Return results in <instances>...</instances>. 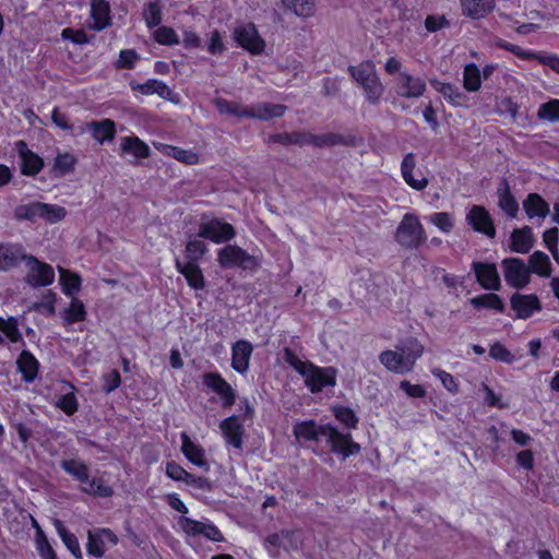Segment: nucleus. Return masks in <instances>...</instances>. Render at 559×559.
Returning <instances> with one entry per match:
<instances>
[{"label":"nucleus","instance_id":"nucleus-1","mask_svg":"<svg viewBox=\"0 0 559 559\" xmlns=\"http://www.w3.org/2000/svg\"><path fill=\"white\" fill-rule=\"evenodd\" d=\"M293 433L300 443L311 442L312 453L319 457L335 454L342 461L357 455L361 447L353 439L350 432H342L337 427L328 424H318L314 419L301 420L293 426Z\"/></svg>","mask_w":559,"mask_h":559},{"label":"nucleus","instance_id":"nucleus-2","mask_svg":"<svg viewBox=\"0 0 559 559\" xmlns=\"http://www.w3.org/2000/svg\"><path fill=\"white\" fill-rule=\"evenodd\" d=\"M24 262L27 269L25 282L33 288L47 287L55 282V270L25 251L19 242H0V272H9Z\"/></svg>","mask_w":559,"mask_h":559},{"label":"nucleus","instance_id":"nucleus-3","mask_svg":"<svg viewBox=\"0 0 559 559\" xmlns=\"http://www.w3.org/2000/svg\"><path fill=\"white\" fill-rule=\"evenodd\" d=\"M282 357L289 367L304 378L305 385L311 393L317 394L322 392L324 388L336 385V368L320 367L310 360H301L290 347L283 348Z\"/></svg>","mask_w":559,"mask_h":559},{"label":"nucleus","instance_id":"nucleus-4","mask_svg":"<svg viewBox=\"0 0 559 559\" xmlns=\"http://www.w3.org/2000/svg\"><path fill=\"white\" fill-rule=\"evenodd\" d=\"M66 215L64 207L38 201L21 204L14 209V217L19 222L29 221L34 223L37 218H43L50 224H55L62 221Z\"/></svg>","mask_w":559,"mask_h":559},{"label":"nucleus","instance_id":"nucleus-5","mask_svg":"<svg viewBox=\"0 0 559 559\" xmlns=\"http://www.w3.org/2000/svg\"><path fill=\"white\" fill-rule=\"evenodd\" d=\"M395 240L405 249H418L427 240L424 226L418 216L407 213L396 228Z\"/></svg>","mask_w":559,"mask_h":559},{"label":"nucleus","instance_id":"nucleus-6","mask_svg":"<svg viewBox=\"0 0 559 559\" xmlns=\"http://www.w3.org/2000/svg\"><path fill=\"white\" fill-rule=\"evenodd\" d=\"M217 262L223 269L238 267L247 272H255L260 267L257 257L237 245H226L217 251Z\"/></svg>","mask_w":559,"mask_h":559},{"label":"nucleus","instance_id":"nucleus-7","mask_svg":"<svg viewBox=\"0 0 559 559\" xmlns=\"http://www.w3.org/2000/svg\"><path fill=\"white\" fill-rule=\"evenodd\" d=\"M500 265L506 284L509 287L521 290L531 283V270H528L527 264L521 258H504Z\"/></svg>","mask_w":559,"mask_h":559},{"label":"nucleus","instance_id":"nucleus-8","mask_svg":"<svg viewBox=\"0 0 559 559\" xmlns=\"http://www.w3.org/2000/svg\"><path fill=\"white\" fill-rule=\"evenodd\" d=\"M118 535L108 527H98L87 531V542L85 545L87 556L95 559H103L108 547L117 546Z\"/></svg>","mask_w":559,"mask_h":559},{"label":"nucleus","instance_id":"nucleus-9","mask_svg":"<svg viewBox=\"0 0 559 559\" xmlns=\"http://www.w3.org/2000/svg\"><path fill=\"white\" fill-rule=\"evenodd\" d=\"M233 39L238 47L253 56L261 55L266 46L253 22L236 26L233 31Z\"/></svg>","mask_w":559,"mask_h":559},{"label":"nucleus","instance_id":"nucleus-10","mask_svg":"<svg viewBox=\"0 0 559 559\" xmlns=\"http://www.w3.org/2000/svg\"><path fill=\"white\" fill-rule=\"evenodd\" d=\"M493 46L513 53L521 60H524V61L536 60L540 64L548 67L555 73L559 74V56L558 55H555V53L543 55L535 50L523 49L519 45L509 43L502 38H496L493 41Z\"/></svg>","mask_w":559,"mask_h":559},{"label":"nucleus","instance_id":"nucleus-11","mask_svg":"<svg viewBox=\"0 0 559 559\" xmlns=\"http://www.w3.org/2000/svg\"><path fill=\"white\" fill-rule=\"evenodd\" d=\"M202 384L219 396L222 407L230 408L235 405L237 393L231 384L218 371L204 372L201 377Z\"/></svg>","mask_w":559,"mask_h":559},{"label":"nucleus","instance_id":"nucleus-12","mask_svg":"<svg viewBox=\"0 0 559 559\" xmlns=\"http://www.w3.org/2000/svg\"><path fill=\"white\" fill-rule=\"evenodd\" d=\"M510 308L514 312V320H528L543 310V305L536 294L513 293L510 298Z\"/></svg>","mask_w":559,"mask_h":559},{"label":"nucleus","instance_id":"nucleus-13","mask_svg":"<svg viewBox=\"0 0 559 559\" xmlns=\"http://www.w3.org/2000/svg\"><path fill=\"white\" fill-rule=\"evenodd\" d=\"M198 236L209 239L214 243H224L235 238L236 230L231 224L218 218H212L200 224Z\"/></svg>","mask_w":559,"mask_h":559},{"label":"nucleus","instance_id":"nucleus-14","mask_svg":"<svg viewBox=\"0 0 559 559\" xmlns=\"http://www.w3.org/2000/svg\"><path fill=\"white\" fill-rule=\"evenodd\" d=\"M178 523L188 536H204L214 543H222L225 539L221 530L212 522L204 523L188 516H180Z\"/></svg>","mask_w":559,"mask_h":559},{"label":"nucleus","instance_id":"nucleus-15","mask_svg":"<svg viewBox=\"0 0 559 559\" xmlns=\"http://www.w3.org/2000/svg\"><path fill=\"white\" fill-rule=\"evenodd\" d=\"M466 223L471 228L488 238H495L496 226L488 210L483 205H473L466 214Z\"/></svg>","mask_w":559,"mask_h":559},{"label":"nucleus","instance_id":"nucleus-16","mask_svg":"<svg viewBox=\"0 0 559 559\" xmlns=\"http://www.w3.org/2000/svg\"><path fill=\"white\" fill-rule=\"evenodd\" d=\"M15 148L21 160L20 170L23 176L35 177L44 169V158L29 150L25 141H17Z\"/></svg>","mask_w":559,"mask_h":559},{"label":"nucleus","instance_id":"nucleus-17","mask_svg":"<svg viewBox=\"0 0 559 559\" xmlns=\"http://www.w3.org/2000/svg\"><path fill=\"white\" fill-rule=\"evenodd\" d=\"M472 270L480 287L489 292L501 289V278L495 263L474 261Z\"/></svg>","mask_w":559,"mask_h":559},{"label":"nucleus","instance_id":"nucleus-18","mask_svg":"<svg viewBox=\"0 0 559 559\" xmlns=\"http://www.w3.org/2000/svg\"><path fill=\"white\" fill-rule=\"evenodd\" d=\"M253 345L250 341L241 338L231 344V368L239 374L246 376L250 368L253 354Z\"/></svg>","mask_w":559,"mask_h":559},{"label":"nucleus","instance_id":"nucleus-19","mask_svg":"<svg viewBox=\"0 0 559 559\" xmlns=\"http://www.w3.org/2000/svg\"><path fill=\"white\" fill-rule=\"evenodd\" d=\"M130 90L134 96H151L157 95L162 99L173 102V90L164 82L157 79H148L144 83H139L135 80L129 82Z\"/></svg>","mask_w":559,"mask_h":559},{"label":"nucleus","instance_id":"nucleus-20","mask_svg":"<svg viewBox=\"0 0 559 559\" xmlns=\"http://www.w3.org/2000/svg\"><path fill=\"white\" fill-rule=\"evenodd\" d=\"M219 429L228 445L242 450L245 428L238 415L234 414L223 419L219 424Z\"/></svg>","mask_w":559,"mask_h":559},{"label":"nucleus","instance_id":"nucleus-21","mask_svg":"<svg viewBox=\"0 0 559 559\" xmlns=\"http://www.w3.org/2000/svg\"><path fill=\"white\" fill-rule=\"evenodd\" d=\"M181 439V452L185 457L193 465L207 472L210 464L206 460L205 450L203 447L191 440L189 435L185 431L180 433Z\"/></svg>","mask_w":559,"mask_h":559},{"label":"nucleus","instance_id":"nucleus-22","mask_svg":"<svg viewBox=\"0 0 559 559\" xmlns=\"http://www.w3.org/2000/svg\"><path fill=\"white\" fill-rule=\"evenodd\" d=\"M426 92V82L421 78L401 72L396 84V93L403 98H419Z\"/></svg>","mask_w":559,"mask_h":559},{"label":"nucleus","instance_id":"nucleus-23","mask_svg":"<svg viewBox=\"0 0 559 559\" xmlns=\"http://www.w3.org/2000/svg\"><path fill=\"white\" fill-rule=\"evenodd\" d=\"M287 107L282 104L258 103L252 107H246L243 118H254L267 121L273 118H281L286 114Z\"/></svg>","mask_w":559,"mask_h":559},{"label":"nucleus","instance_id":"nucleus-24","mask_svg":"<svg viewBox=\"0 0 559 559\" xmlns=\"http://www.w3.org/2000/svg\"><path fill=\"white\" fill-rule=\"evenodd\" d=\"M15 365L25 383H33L37 379L40 364L31 350L23 349L19 354Z\"/></svg>","mask_w":559,"mask_h":559},{"label":"nucleus","instance_id":"nucleus-25","mask_svg":"<svg viewBox=\"0 0 559 559\" xmlns=\"http://www.w3.org/2000/svg\"><path fill=\"white\" fill-rule=\"evenodd\" d=\"M395 348L399 350L411 371L414 370L417 360L423 356L425 349L424 345L415 336H406L399 340Z\"/></svg>","mask_w":559,"mask_h":559},{"label":"nucleus","instance_id":"nucleus-26","mask_svg":"<svg viewBox=\"0 0 559 559\" xmlns=\"http://www.w3.org/2000/svg\"><path fill=\"white\" fill-rule=\"evenodd\" d=\"M175 267L186 278L190 288L194 290L205 288V278L199 263H183L180 258H176Z\"/></svg>","mask_w":559,"mask_h":559},{"label":"nucleus","instance_id":"nucleus-27","mask_svg":"<svg viewBox=\"0 0 559 559\" xmlns=\"http://www.w3.org/2000/svg\"><path fill=\"white\" fill-rule=\"evenodd\" d=\"M86 129L99 144L111 142L117 134L116 122L110 118L90 121L86 124Z\"/></svg>","mask_w":559,"mask_h":559},{"label":"nucleus","instance_id":"nucleus-28","mask_svg":"<svg viewBox=\"0 0 559 559\" xmlns=\"http://www.w3.org/2000/svg\"><path fill=\"white\" fill-rule=\"evenodd\" d=\"M110 4L107 0H91V17L93 24L90 28L102 32L111 25Z\"/></svg>","mask_w":559,"mask_h":559},{"label":"nucleus","instance_id":"nucleus-29","mask_svg":"<svg viewBox=\"0 0 559 559\" xmlns=\"http://www.w3.org/2000/svg\"><path fill=\"white\" fill-rule=\"evenodd\" d=\"M464 16L479 20L490 14L496 7L495 0H459Z\"/></svg>","mask_w":559,"mask_h":559},{"label":"nucleus","instance_id":"nucleus-30","mask_svg":"<svg viewBox=\"0 0 559 559\" xmlns=\"http://www.w3.org/2000/svg\"><path fill=\"white\" fill-rule=\"evenodd\" d=\"M498 206L511 218H515L519 213V203L511 192L510 185L506 178H503L498 188Z\"/></svg>","mask_w":559,"mask_h":559},{"label":"nucleus","instance_id":"nucleus-31","mask_svg":"<svg viewBox=\"0 0 559 559\" xmlns=\"http://www.w3.org/2000/svg\"><path fill=\"white\" fill-rule=\"evenodd\" d=\"M379 361L393 373L406 374L412 372L396 348L382 350L379 355Z\"/></svg>","mask_w":559,"mask_h":559},{"label":"nucleus","instance_id":"nucleus-32","mask_svg":"<svg viewBox=\"0 0 559 559\" xmlns=\"http://www.w3.org/2000/svg\"><path fill=\"white\" fill-rule=\"evenodd\" d=\"M416 166L415 155L413 153H407L401 163V174L405 182L417 191L424 190L428 186V180L423 177L420 179H416L413 175Z\"/></svg>","mask_w":559,"mask_h":559},{"label":"nucleus","instance_id":"nucleus-33","mask_svg":"<svg viewBox=\"0 0 559 559\" xmlns=\"http://www.w3.org/2000/svg\"><path fill=\"white\" fill-rule=\"evenodd\" d=\"M523 209L528 218H545L549 214V204L538 193H528L523 201Z\"/></svg>","mask_w":559,"mask_h":559},{"label":"nucleus","instance_id":"nucleus-34","mask_svg":"<svg viewBox=\"0 0 559 559\" xmlns=\"http://www.w3.org/2000/svg\"><path fill=\"white\" fill-rule=\"evenodd\" d=\"M120 148L123 154H131L135 158L143 159L151 156L148 144L136 135L122 138Z\"/></svg>","mask_w":559,"mask_h":559},{"label":"nucleus","instance_id":"nucleus-35","mask_svg":"<svg viewBox=\"0 0 559 559\" xmlns=\"http://www.w3.org/2000/svg\"><path fill=\"white\" fill-rule=\"evenodd\" d=\"M60 467L74 480L81 484H87L90 466L79 459H63L60 461Z\"/></svg>","mask_w":559,"mask_h":559},{"label":"nucleus","instance_id":"nucleus-36","mask_svg":"<svg viewBox=\"0 0 559 559\" xmlns=\"http://www.w3.org/2000/svg\"><path fill=\"white\" fill-rule=\"evenodd\" d=\"M469 302L477 310L488 309L495 310L499 313H504L506 311V304L503 299L493 292L475 296L471 298Z\"/></svg>","mask_w":559,"mask_h":559},{"label":"nucleus","instance_id":"nucleus-37","mask_svg":"<svg viewBox=\"0 0 559 559\" xmlns=\"http://www.w3.org/2000/svg\"><path fill=\"white\" fill-rule=\"evenodd\" d=\"M59 283L62 293L69 298H76V294L82 288V277L78 273L66 269H59Z\"/></svg>","mask_w":559,"mask_h":559},{"label":"nucleus","instance_id":"nucleus-38","mask_svg":"<svg viewBox=\"0 0 559 559\" xmlns=\"http://www.w3.org/2000/svg\"><path fill=\"white\" fill-rule=\"evenodd\" d=\"M56 531L61 538L66 548L70 551V554L75 559H83L82 549L80 547V543L75 534L70 532L63 524L61 520H55Z\"/></svg>","mask_w":559,"mask_h":559},{"label":"nucleus","instance_id":"nucleus-39","mask_svg":"<svg viewBox=\"0 0 559 559\" xmlns=\"http://www.w3.org/2000/svg\"><path fill=\"white\" fill-rule=\"evenodd\" d=\"M61 318L67 325L85 321L87 318L85 305L79 298H71L69 306L61 312Z\"/></svg>","mask_w":559,"mask_h":559},{"label":"nucleus","instance_id":"nucleus-40","mask_svg":"<svg viewBox=\"0 0 559 559\" xmlns=\"http://www.w3.org/2000/svg\"><path fill=\"white\" fill-rule=\"evenodd\" d=\"M527 267L531 275L534 273L540 277H549L552 271L550 259L543 251H535L530 255Z\"/></svg>","mask_w":559,"mask_h":559},{"label":"nucleus","instance_id":"nucleus-41","mask_svg":"<svg viewBox=\"0 0 559 559\" xmlns=\"http://www.w3.org/2000/svg\"><path fill=\"white\" fill-rule=\"evenodd\" d=\"M281 2L287 11L302 19L312 17L317 10L314 0H281Z\"/></svg>","mask_w":559,"mask_h":559},{"label":"nucleus","instance_id":"nucleus-42","mask_svg":"<svg viewBox=\"0 0 559 559\" xmlns=\"http://www.w3.org/2000/svg\"><path fill=\"white\" fill-rule=\"evenodd\" d=\"M81 490L93 497L110 498L114 496V488L108 485L102 477H91L88 475L87 484H84Z\"/></svg>","mask_w":559,"mask_h":559},{"label":"nucleus","instance_id":"nucleus-43","mask_svg":"<svg viewBox=\"0 0 559 559\" xmlns=\"http://www.w3.org/2000/svg\"><path fill=\"white\" fill-rule=\"evenodd\" d=\"M344 143L343 135L338 133L328 132L321 134H312L305 131V145L314 147L334 146Z\"/></svg>","mask_w":559,"mask_h":559},{"label":"nucleus","instance_id":"nucleus-44","mask_svg":"<svg viewBox=\"0 0 559 559\" xmlns=\"http://www.w3.org/2000/svg\"><path fill=\"white\" fill-rule=\"evenodd\" d=\"M533 247L530 227L514 229L511 234V250L518 253H528Z\"/></svg>","mask_w":559,"mask_h":559},{"label":"nucleus","instance_id":"nucleus-45","mask_svg":"<svg viewBox=\"0 0 559 559\" xmlns=\"http://www.w3.org/2000/svg\"><path fill=\"white\" fill-rule=\"evenodd\" d=\"M0 332L4 334L9 342L25 345V341L19 329V321L15 317L4 319L0 316Z\"/></svg>","mask_w":559,"mask_h":559},{"label":"nucleus","instance_id":"nucleus-46","mask_svg":"<svg viewBox=\"0 0 559 559\" xmlns=\"http://www.w3.org/2000/svg\"><path fill=\"white\" fill-rule=\"evenodd\" d=\"M332 412L335 419L345 428L349 430L357 429L359 417L356 415L353 408L345 405H336L333 406Z\"/></svg>","mask_w":559,"mask_h":559},{"label":"nucleus","instance_id":"nucleus-47","mask_svg":"<svg viewBox=\"0 0 559 559\" xmlns=\"http://www.w3.org/2000/svg\"><path fill=\"white\" fill-rule=\"evenodd\" d=\"M463 86L467 92H477L481 87V73L476 63L471 62L464 67Z\"/></svg>","mask_w":559,"mask_h":559},{"label":"nucleus","instance_id":"nucleus-48","mask_svg":"<svg viewBox=\"0 0 559 559\" xmlns=\"http://www.w3.org/2000/svg\"><path fill=\"white\" fill-rule=\"evenodd\" d=\"M267 143H278L284 146H305V131L273 133L269 135Z\"/></svg>","mask_w":559,"mask_h":559},{"label":"nucleus","instance_id":"nucleus-49","mask_svg":"<svg viewBox=\"0 0 559 559\" xmlns=\"http://www.w3.org/2000/svg\"><path fill=\"white\" fill-rule=\"evenodd\" d=\"M143 19L148 28L160 25L163 21V10L159 0L148 1L144 4Z\"/></svg>","mask_w":559,"mask_h":559},{"label":"nucleus","instance_id":"nucleus-50","mask_svg":"<svg viewBox=\"0 0 559 559\" xmlns=\"http://www.w3.org/2000/svg\"><path fill=\"white\" fill-rule=\"evenodd\" d=\"M364 90L366 99L371 105H378L381 102L384 93V86L382 85L380 78L376 75L370 81L360 85Z\"/></svg>","mask_w":559,"mask_h":559},{"label":"nucleus","instance_id":"nucleus-51","mask_svg":"<svg viewBox=\"0 0 559 559\" xmlns=\"http://www.w3.org/2000/svg\"><path fill=\"white\" fill-rule=\"evenodd\" d=\"M348 72L359 85H362L378 75L370 61L361 62L359 66H349Z\"/></svg>","mask_w":559,"mask_h":559},{"label":"nucleus","instance_id":"nucleus-52","mask_svg":"<svg viewBox=\"0 0 559 559\" xmlns=\"http://www.w3.org/2000/svg\"><path fill=\"white\" fill-rule=\"evenodd\" d=\"M207 252V246L199 239L189 240L185 249V263H199Z\"/></svg>","mask_w":559,"mask_h":559},{"label":"nucleus","instance_id":"nucleus-53","mask_svg":"<svg viewBox=\"0 0 559 559\" xmlns=\"http://www.w3.org/2000/svg\"><path fill=\"white\" fill-rule=\"evenodd\" d=\"M35 546L41 559H58V556L44 531L35 533Z\"/></svg>","mask_w":559,"mask_h":559},{"label":"nucleus","instance_id":"nucleus-54","mask_svg":"<svg viewBox=\"0 0 559 559\" xmlns=\"http://www.w3.org/2000/svg\"><path fill=\"white\" fill-rule=\"evenodd\" d=\"M436 90L452 105H459L465 97L459 87L451 83L436 82Z\"/></svg>","mask_w":559,"mask_h":559},{"label":"nucleus","instance_id":"nucleus-55","mask_svg":"<svg viewBox=\"0 0 559 559\" xmlns=\"http://www.w3.org/2000/svg\"><path fill=\"white\" fill-rule=\"evenodd\" d=\"M166 154L186 165H195L199 162V156L197 153L192 152L191 150H186L174 145L167 146Z\"/></svg>","mask_w":559,"mask_h":559},{"label":"nucleus","instance_id":"nucleus-56","mask_svg":"<svg viewBox=\"0 0 559 559\" xmlns=\"http://www.w3.org/2000/svg\"><path fill=\"white\" fill-rule=\"evenodd\" d=\"M153 37L157 44L164 45V46H174V45H178L180 43L177 33L170 26H165V25L159 26L154 32Z\"/></svg>","mask_w":559,"mask_h":559},{"label":"nucleus","instance_id":"nucleus-57","mask_svg":"<svg viewBox=\"0 0 559 559\" xmlns=\"http://www.w3.org/2000/svg\"><path fill=\"white\" fill-rule=\"evenodd\" d=\"M537 117L540 120L550 122L559 121V99H550L542 104L538 108Z\"/></svg>","mask_w":559,"mask_h":559},{"label":"nucleus","instance_id":"nucleus-58","mask_svg":"<svg viewBox=\"0 0 559 559\" xmlns=\"http://www.w3.org/2000/svg\"><path fill=\"white\" fill-rule=\"evenodd\" d=\"M489 356L496 361L508 365L515 361V356L500 342H495L490 345Z\"/></svg>","mask_w":559,"mask_h":559},{"label":"nucleus","instance_id":"nucleus-59","mask_svg":"<svg viewBox=\"0 0 559 559\" xmlns=\"http://www.w3.org/2000/svg\"><path fill=\"white\" fill-rule=\"evenodd\" d=\"M56 405L68 416L74 415L79 409V401L74 392H68L59 396Z\"/></svg>","mask_w":559,"mask_h":559},{"label":"nucleus","instance_id":"nucleus-60","mask_svg":"<svg viewBox=\"0 0 559 559\" xmlns=\"http://www.w3.org/2000/svg\"><path fill=\"white\" fill-rule=\"evenodd\" d=\"M215 106L221 114L243 118V111L246 107H242L238 103L227 100L225 98H216Z\"/></svg>","mask_w":559,"mask_h":559},{"label":"nucleus","instance_id":"nucleus-61","mask_svg":"<svg viewBox=\"0 0 559 559\" xmlns=\"http://www.w3.org/2000/svg\"><path fill=\"white\" fill-rule=\"evenodd\" d=\"M140 59V55L134 49H122L115 62L116 69L132 70Z\"/></svg>","mask_w":559,"mask_h":559},{"label":"nucleus","instance_id":"nucleus-62","mask_svg":"<svg viewBox=\"0 0 559 559\" xmlns=\"http://www.w3.org/2000/svg\"><path fill=\"white\" fill-rule=\"evenodd\" d=\"M76 158L70 153L58 154L53 167L62 176L72 173L75 168Z\"/></svg>","mask_w":559,"mask_h":559},{"label":"nucleus","instance_id":"nucleus-63","mask_svg":"<svg viewBox=\"0 0 559 559\" xmlns=\"http://www.w3.org/2000/svg\"><path fill=\"white\" fill-rule=\"evenodd\" d=\"M430 222L444 234L451 233L454 227L453 218L448 212L433 213Z\"/></svg>","mask_w":559,"mask_h":559},{"label":"nucleus","instance_id":"nucleus-64","mask_svg":"<svg viewBox=\"0 0 559 559\" xmlns=\"http://www.w3.org/2000/svg\"><path fill=\"white\" fill-rule=\"evenodd\" d=\"M558 239H559V230L557 227L548 228L543 234V241L545 247L550 251L552 257L558 260Z\"/></svg>","mask_w":559,"mask_h":559}]
</instances>
